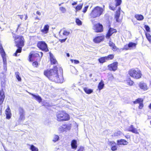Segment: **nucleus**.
<instances>
[{"instance_id":"1","label":"nucleus","mask_w":151,"mask_h":151,"mask_svg":"<svg viewBox=\"0 0 151 151\" xmlns=\"http://www.w3.org/2000/svg\"><path fill=\"white\" fill-rule=\"evenodd\" d=\"M44 75L50 81L56 83H62L64 80L62 70L57 66H54L52 69L45 70Z\"/></svg>"},{"instance_id":"2","label":"nucleus","mask_w":151,"mask_h":151,"mask_svg":"<svg viewBox=\"0 0 151 151\" xmlns=\"http://www.w3.org/2000/svg\"><path fill=\"white\" fill-rule=\"evenodd\" d=\"M13 37L16 43V46L18 48L16 52L17 53H21L22 48L24 45V40L22 36H19L15 33H12Z\"/></svg>"},{"instance_id":"3","label":"nucleus","mask_w":151,"mask_h":151,"mask_svg":"<svg viewBox=\"0 0 151 151\" xmlns=\"http://www.w3.org/2000/svg\"><path fill=\"white\" fill-rule=\"evenodd\" d=\"M128 75L130 77L136 80L141 78L142 76V71L137 68L129 69L128 71Z\"/></svg>"},{"instance_id":"4","label":"nucleus","mask_w":151,"mask_h":151,"mask_svg":"<svg viewBox=\"0 0 151 151\" xmlns=\"http://www.w3.org/2000/svg\"><path fill=\"white\" fill-rule=\"evenodd\" d=\"M105 9L104 7L102 8L99 6L94 7L89 14L90 18L94 19L99 17L104 13Z\"/></svg>"},{"instance_id":"5","label":"nucleus","mask_w":151,"mask_h":151,"mask_svg":"<svg viewBox=\"0 0 151 151\" xmlns=\"http://www.w3.org/2000/svg\"><path fill=\"white\" fill-rule=\"evenodd\" d=\"M43 53L42 52L37 51H32L30 52L28 55V60L29 62H32L35 60L39 61L41 60L43 55Z\"/></svg>"},{"instance_id":"6","label":"nucleus","mask_w":151,"mask_h":151,"mask_svg":"<svg viewBox=\"0 0 151 151\" xmlns=\"http://www.w3.org/2000/svg\"><path fill=\"white\" fill-rule=\"evenodd\" d=\"M57 120L58 122L69 121L70 119L69 115L65 111H59L56 114Z\"/></svg>"},{"instance_id":"7","label":"nucleus","mask_w":151,"mask_h":151,"mask_svg":"<svg viewBox=\"0 0 151 151\" xmlns=\"http://www.w3.org/2000/svg\"><path fill=\"white\" fill-rule=\"evenodd\" d=\"M37 46L38 48L43 51L45 52L49 51L47 45L45 41H41L38 42Z\"/></svg>"},{"instance_id":"8","label":"nucleus","mask_w":151,"mask_h":151,"mask_svg":"<svg viewBox=\"0 0 151 151\" xmlns=\"http://www.w3.org/2000/svg\"><path fill=\"white\" fill-rule=\"evenodd\" d=\"M122 3V0H115V1H112L109 4V8L111 10L114 11L116 7L120 5Z\"/></svg>"},{"instance_id":"9","label":"nucleus","mask_w":151,"mask_h":151,"mask_svg":"<svg viewBox=\"0 0 151 151\" xmlns=\"http://www.w3.org/2000/svg\"><path fill=\"white\" fill-rule=\"evenodd\" d=\"M93 29L96 33L102 32L104 31L103 26L99 23L95 24L93 26Z\"/></svg>"},{"instance_id":"10","label":"nucleus","mask_w":151,"mask_h":151,"mask_svg":"<svg viewBox=\"0 0 151 151\" xmlns=\"http://www.w3.org/2000/svg\"><path fill=\"white\" fill-rule=\"evenodd\" d=\"M118 63L117 61L114 62L107 66L108 70L111 71H115L118 69Z\"/></svg>"},{"instance_id":"11","label":"nucleus","mask_w":151,"mask_h":151,"mask_svg":"<svg viewBox=\"0 0 151 151\" xmlns=\"http://www.w3.org/2000/svg\"><path fill=\"white\" fill-rule=\"evenodd\" d=\"M137 45V43L129 42L127 45H126L124 46V47L122 48V50H127L129 49H135L136 48Z\"/></svg>"},{"instance_id":"12","label":"nucleus","mask_w":151,"mask_h":151,"mask_svg":"<svg viewBox=\"0 0 151 151\" xmlns=\"http://www.w3.org/2000/svg\"><path fill=\"white\" fill-rule=\"evenodd\" d=\"M0 53L1 56L3 58V60L4 63L6 65V53L3 49L2 45L0 43Z\"/></svg>"},{"instance_id":"13","label":"nucleus","mask_w":151,"mask_h":151,"mask_svg":"<svg viewBox=\"0 0 151 151\" xmlns=\"http://www.w3.org/2000/svg\"><path fill=\"white\" fill-rule=\"evenodd\" d=\"M117 32V31L116 29H114L113 28H109V29L106 35V38L107 39L110 38L113 34L116 33Z\"/></svg>"},{"instance_id":"14","label":"nucleus","mask_w":151,"mask_h":151,"mask_svg":"<svg viewBox=\"0 0 151 151\" xmlns=\"http://www.w3.org/2000/svg\"><path fill=\"white\" fill-rule=\"evenodd\" d=\"M105 40V36L102 35L99 36L95 37L93 40V42L96 43H99Z\"/></svg>"},{"instance_id":"15","label":"nucleus","mask_w":151,"mask_h":151,"mask_svg":"<svg viewBox=\"0 0 151 151\" xmlns=\"http://www.w3.org/2000/svg\"><path fill=\"white\" fill-rule=\"evenodd\" d=\"M143 102V99L141 98H138L136 99L135 101H133V103L134 104H139V105L138 106V108L140 109H142L144 106Z\"/></svg>"},{"instance_id":"16","label":"nucleus","mask_w":151,"mask_h":151,"mask_svg":"<svg viewBox=\"0 0 151 151\" xmlns=\"http://www.w3.org/2000/svg\"><path fill=\"white\" fill-rule=\"evenodd\" d=\"M19 121H23L25 119V112L23 109L22 107H19Z\"/></svg>"},{"instance_id":"17","label":"nucleus","mask_w":151,"mask_h":151,"mask_svg":"<svg viewBox=\"0 0 151 151\" xmlns=\"http://www.w3.org/2000/svg\"><path fill=\"white\" fill-rule=\"evenodd\" d=\"M71 125V124H70L69 125L63 124L59 128V131L61 132H63L66 131V130H70V129Z\"/></svg>"},{"instance_id":"18","label":"nucleus","mask_w":151,"mask_h":151,"mask_svg":"<svg viewBox=\"0 0 151 151\" xmlns=\"http://www.w3.org/2000/svg\"><path fill=\"white\" fill-rule=\"evenodd\" d=\"M121 8L120 7H119L117 9L116 11L115 15L114 18L116 22H119V18L120 17L121 13Z\"/></svg>"},{"instance_id":"19","label":"nucleus","mask_w":151,"mask_h":151,"mask_svg":"<svg viewBox=\"0 0 151 151\" xmlns=\"http://www.w3.org/2000/svg\"><path fill=\"white\" fill-rule=\"evenodd\" d=\"M109 44V46L111 47V49L113 51H120L119 49L117 47L113 42L110 41Z\"/></svg>"},{"instance_id":"20","label":"nucleus","mask_w":151,"mask_h":151,"mask_svg":"<svg viewBox=\"0 0 151 151\" xmlns=\"http://www.w3.org/2000/svg\"><path fill=\"white\" fill-rule=\"evenodd\" d=\"M108 144L111 146V150L113 151L117 150V147L115 142L114 141H109L108 142Z\"/></svg>"},{"instance_id":"21","label":"nucleus","mask_w":151,"mask_h":151,"mask_svg":"<svg viewBox=\"0 0 151 151\" xmlns=\"http://www.w3.org/2000/svg\"><path fill=\"white\" fill-rule=\"evenodd\" d=\"M128 131L136 134H139V132L138 130L137 129L135 128L134 127V126L132 125H131L129 127Z\"/></svg>"},{"instance_id":"22","label":"nucleus","mask_w":151,"mask_h":151,"mask_svg":"<svg viewBox=\"0 0 151 151\" xmlns=\"http://www.w3.org/2000/svg\"><path fill=\"white\" fill-rule=\"evenodd\" d=\"M139 86L141 89L144 91L147 90L148 89V87L147 84L144 83H139Z\"/></svg>"},{"instance_id":"23","label":"nucleus","mask_w":151,"mask_h":151,"mask_svg":"<svg viewBox=\"0 0 151 151\" xmlns=\"http://www.w3.org/2000/svg\"><path fill=\"white\" fill-rule=\"evenodd\" d=\"M117 142L118 145H126L128 144L129 142L124 139H121L117 141Z\"/></svg>"},{"instance_id":"24","label":"nucleus","mask_w":151,"mask_h":151,"mask_svg":"<svg viewBox=\"0 0 151 151\" xmlns=\"http://www.w3.org/2000/svg\"><path fill=\"white\" fill-rule=\"evenodd\" d=\"M5 98L4 91L3 89L0 91V105L3 103Z\"/></svg>"},{"instance_id":"25","label":"nucleus","mask_w":151,"mask_h":151,"mask_svg":"<svg viewBox=\"0 0 151 151\" xmlns=\"http://www.w3.org/2000/svg\"><path fill=\"white\" fill-rule=\"evenodd\" d=\"M131 78L129 76L125 80L127 84L129 86H132L134 84V81L131 79Z\"/></svg>"},{"instance_id":"26","label":"nucleus","mask_w":151,"mask_h":151,"mask_svg":"<svg viewBox=\"0 0 151 151\" xmlns=\"http://www.w3.org/2000/svg\"><path fill=\"white\" fill-rule=\"evenodd\" d=\"M49 26L48 24L45 25L43 28L41 30V32L44 34L47 33L49 30Z\"/></svg>"},{"instance_id":"27","label":"nucleus","mask_w":151,"mask_h":151,"mask_svg":"<svg viewBox=\"0 0 151 151\" xmlns=\"http://www.w3.org/2000/svg\"><path fill=\"white\" fill-rule=\"evenodd\" d=\"M71 147L72 149L76 150L77 148V141L75 139L72 140L71 142Z\"/></svg>"},{"instance_id":"28","label":"nucleus","mask_w":151,"mask_h":151,"mask_svg":"<svg viewBox=\"0 0 151 151\" xmlns=\"http://www.w3.org/2000/svg\"><path fill=\"white\" fill-rule=\"evenodd\" d=\"M30 94L35 98V100L39 103L41 102L42 101V99L39 95H36L32 93H30Z\"/></svg>"},{"instance_id":"29","label":"nucleus","mask_w":151,"mask_h":151,"mask_svg":"<svg viewBox=\"0 0 151 151\" xmlns=\"http://www.w3.org/2000/svg\"><path fill=\"white\" fill-rule=\"evenodd\" d=\"M50 61L51 65H52L58 64L57 61L52 55L50 56Z\"/></svg>"},{"instance_id":"30","label":"nucleus","mask_w":151,"mask_h":151,"mask_svg":"<svg viewBox=\"0 0 151 151\" xmlns=\"http://www.w3.org/2000/svg\"><path fill=\"white\" fill-rule=\"evenodd\" d=\"M134 17L138 21L142 20L144 19L143 16L141 14H136L135 15Z\"/></svg>"},{"instance_id":"31","label":"nucleus","mask_w":151,"mask_h":151,"mask_svg":"<svg viewBox=\"0 0 151 151\" xmlns=\"http://www.w3.org/2000/svg\"><path fill=\"white\" fill-rule=\"evenodd\" d=\"M19 29L21 32L24 31L25 30L24 26L21 24H19L17 27L16 31L17 32Z\"/></svg>"},{"instance_id":"32","label":"nucleus","mask_w":151,"mask_h":151,"mask_svg":"<svg viewBox=\"0 0 151 151\" xmlns=\"http://www.w3.org/2000/svg\"><path fill=\"white\" fill-rule=\"evenodd\" d=\"M98 60L100 63H103L107 61L105 56L100 58L98 59Z\"/></svg>"},{"instance_id":"33","label":"nucleus","mask_w":151,"mask_h":151,"mask_svg":"<svg viewBox=\"0 0 151 151\" xmlns=\"http://www.w3.org/2000/svg\"><path fill=\"white\" fill-rule=\"evenodd\" d=\"M104 86V82L102 80H101L98 85V89L99 90L102 89L103 88Z\"/></svg>"},{"instance_id":"34","label":"nucleus","mask_w":151,"mask_h":151,"mask_svg":"<svg viewBox=\"0 0 151 151\" xmlns=\"http://www.w3.org/2000/svg\"><path fill=\"white\" fill-rule=\"evenodd\" d=\"M114 55L113 54L109 55L107 56H106V60H113L114 58Z\"/></svg>"},{"instance_id":"35","label":"nucleus","mask_w":151,"mask_h":151,"mask_svg":"<svg viewBox=\"0 0 151 151\" xmlns=\"http://www.w3.org/2000/svg\"><path fill=\"white\" fill-rule=\"evenodd\" d=\"M83 90L87 94H90L92 93L93 92V90L92 89H88L86 87L84 88H83Z\"/></svg>"},{"instance_id":"36","label":"nucleus","mask_w":151,"mask_h":151,"mask_svg":"<svg viewBox=\"0 0 151 151\" xmlns=\"http://www.w3.org/2000/svg\"><path fill=\"white\" fill-rule=\"evenodd\" d=\"M145 35L147 39L149 41V42L151 43V35L149 33L146 32L145 33Z\"/></svg>"},{"instance_id":"37","label":"nucleus","mask_w":151,"mask_h":151,"mask_svg":"<svg viewBox=\"0 0 151 151\" xmlns=\"http://www.w3.org/2000/svg\"><path fill=\"white\" fill-rule=\"evenodd\" d=\"M30 149L32 151H38V149L35 147L33 145H31L30 146Z\"/></svg>"},{"instance_id":"38","label":"nucleus","mask_w":151,"mask_h":151,"mask_svg":"<svg viewBox=\"0 0 151 151\" xmlns=\"http://www.w3.org/2000/svg\"><path fill=\"white\" fill-rule=\"evenodd\" d=\"M32 65L35 68H37L38 67L39 63L37 61L35 60L33 61L32 63Z\"/></svg>"},{"instance_id":"39","label":"nucleus","mask_w":151,"mask_h":151,"mask_svg":"<svg viewBox=\"0 0 151 151\" xmlns=\"http://www.w3.org/2000/svg\"><path fill=\"white\" fill-rule=\"evenodd\" d=\"M15 74L16 76V77L17 79V80L19 81H21V78L19 76V73L18 72H16L15 73Z\"/></svg>"},{"instance_id":"40","label":"nucleus","mask_w":151,"mask_h":151,"mask_svg":"<svg viewBox=\"0 0 151 151\" xmlns=\"http://www.w3.org/2000/svg\"><path fill=\"white\" fill-rule=\"evenodd\" d=\"M82 4H79V5H78L75 7L76 11L77 12L78 11L81 10L82 9Z\"/></svg>"},{"instance_id":"41","label":"nucleus","mask_w":151,"mask_h":151,"mask_svg":"<svg viewBox=\"0 0 151 151\" xmlns=\"http://www.w3.org/2000/svg\"><path fill=\"white\" fill-rule=\"evenodd\" d=\"M5 114H11L10 108L9 106H8L7 108L5 110Z\"/></svg>"},{"instance_id":"42","label":"nucleus","mask_w":151,"mask_h":151,"mask_svg":"<svg viewBox=\"0 0 151 151\" xmlns=\"http://www.w3.org/2000/svg\"><path fill=\"white\" fill-rule=\"evenodd\" d=\"M76 22L78 25H81L82 24L81 21L78 18H76Z\"/></svg>"},{"instance_id":"43","label":"nucleus","mask_w":151,"mask_h":151,"mask_svg":"<svg viewBox=\"0 0 151 151\" xmlns=\"http://www.w3.org/2000/svg\"><path fill=\"white\" fill-rule=\"evenodd\" d=\"M59 139V137L58 135H55L52 140L54 142L57 141Z\"/></svg>"},{"instance_id":"44","label":"nucleus","mask_w":151,"mask_h":151,"mask_svg":"<svg viewBox=\"0 0 151 151\" xmlns=\"http://www.w3.org/2000/svg\"><path fill=\"white\" fill-rule=\"evenodd\" d=\"M70 32L66 30H65L63 32V35L66 36H67L70 34Z\"/></svg>"},{"instance_id":"45","label":"nucleus","mask_w":151,"mask_h":151,"mask_svg":"<svg viewBox=\"0 0 151 151\" xmlns=\"http://www.w3.org/2000/svg\"><path fill=\"white\" fill-rule=\"evenodd\" d=\"M144 27L147 32H150V27L148 25H145Z\"/></svg>"},{"instance_id":"46","label":"nucleus","mask_w":151,"mask_h":151,"mask_svg":"<svg viewBox=\"0 0 151 151\" xmlns=\"http://www.w3.org/2000/svg\"><path fill=\"white\" fill-rule=\"evenodd\" d=\"M60 11L64 13L66 11V9L65 8L63 7H60L59 8Z\"/></svg>"},{"instance_id":"47","label":"nucleus","mask_w":151,"mask_h":151,"mask_svg":"<svg viewBox=\"0 0 151 151\" xmlns=\"http://www.w3.org/2000/svg\"><path fill=\"white\" fill-rule=\"evenodd\" d=\"M70 61L72 63H73L74 61L75 64H78L79 63V61L77 60L71 59L70 60Z\"/></svg>"},{"instance_id":"48","label":"nucleus","mask_w":151,"mask_h":151,"mask_svg":"<svg viewBox=\"0 0 151 151\" xmlns=\"http://www.w3.org/2000/svg\"><path fill=\"white\" fill-rule=\"evenodd\" d=\"M6 118L7 119H10L11 117L12 114H6Z\"/></svg>"},{"instance_id":"49","label":"nucleus","mask_w":151,"mask_h":151,"mask_svg":"<svg viewBox=\"0 0 151 151\" xmlns=\"http://www.w3.org/2000/svg\"><path fill=\"white\" fill-rule=\"evenodd\" d=\"M88 8V6H86L84 7L83 10V12L85 13L87 11V9Z\"/></svg>"},{"instance_id":"50","label":"nucleus","mask_w":151,"mask_h":151,"mask_svg":"<svg viewBox=\"0 0 151 151\" xmlns=\"http://www.w3.org/2000/svg\"><path fill=\"white\" fill-rule=\"evenodd\" d=\"M84 147L82 146H80L77 151H84Z\"/></svg>"},{"instance_id":"51","label":"nucleus","mask_w":151,"mask_h":151,"mask_svg":"<svg viewBox=\"0 0 151 151\" xmlns=\"http://www.w3.org/2000/svg\"><path fill=\"white\" fill-rule=\"evenodd\" d=\"M67 38H65V39H60L59 41L63 43L65 42V40L67 39Z\"/></svg>"},{"instance_id":"52","label":"nucleus","mask_w":151,"mask_h":151,"mask_svg":"<svg viewBox=\"0 0 151 151\" xmlns=\"http://www.w3.org/2000/svg\"><path fill=\"white\" fill-rule=\"evenodd\" d=\"M126 138V139H129L130 138V135H125L124 136Z\"/></svg>"},{"instance_id":"53","label":"nucleus","mask_w":151,"mask_h":151,"mask_svg":"<svg viewBox=\"0 0 151 151\" xmlns=\"http://www.w3.org/2000/svg\"><path fill=\"white\" fill-rule=\"evenodd\" d=\"M36 14L38 15H40L41 14V13L39 11H37L36 12Z\"/></svg>"},{"instance_id":"54","label":"nucleus","mask_w":151,"mask_h":151,"mask_svg":"<svg viewBox=\"0 0 151 151\" xmlns=\"http://www.w3.org/2000/svg\"><path fill=\"white\" fill-rule=\"evenodd\" d=\"M77 4V2H74L72 4V5H76Z\"/></svg>"},{"instance_id":"55","label":"nucleus","mask_w":151,"mask_h":151,"mask_svg":"<svg viewBox=\"0 0 151 151\" xmlns=\"http://www.w3.org/2000/svg\"><path fill=\"white\" fill-rule=\"evenodd\" d=\"M18 16H19L20 19H23V16L22 15H18Z\"/></svg>"},{"instance_id":"56","label":"nucleus","mask_w":151,"mask_h":151,"mask_svg":"<svg viewBox=\"0 0 151 151\" xmlns=\"http://www.w3.org/2000/svg\"><path fill=\"white\" fill-rule=\"evenodd\" d=\"M17 52L16 51V52H15V53H14V54H13V55L15 56H17Z\"/></svg>"},{"instance_id":"57","label":"nucleus","mask_w":151,"mask_h":151,"mask_svg":"<svg viewBox=\"0 0 151 151\" xmlns=\"http://www.w3.org/2000/svg\"><path fill=\"white\" fill-rule=\"evenodd\" d=\"M148 107L149 109L151 110V103L148 106Z\"/></svg>"},{"instance_id":"58","label":"nucleus","mask_w":151,"mask_h":151,"mask_svg":"<svg viewBox=\"0 0 151 151\" xmlns=\"http://www.w3.org/2000/svg\"><path fill=\"white\" fill-rule=\"evenodd\" d=\"M148 120L151 119V116L150 117H148ZM150 125H151V120L150 121Z\"/></svg>"},{"instance_id":"59","label":"nucleus","mask_w":151,"mask_h":151,"mask_svg":"<svg viewBox=\"0 0 151 151\" xmlns=\"http://www.w3.org/2000/svg\"><path fill=\"white\" fill-rule=\"evenodd\" d=\"M108 27L109 28V29L110 28H111V25L110 24H109L108 25Z\"/></svg>"},{"instance_id":"60","label":"nucleus","mask_w":151,"mask_h":151,"mask_svg":"<svg viewBox=\"0 0 151 151\" xmlns=\"http://www.w3.org/2000/svg\"><path fill=\"white\" fill-rule=\"evenodd\" d=\"M67 56L68 57H69L70 56V55L68 53H67L66 54Z\"/></svg>"},{"instance_id":"61","label":"nucleus","mask_w":151,"mask_h":151,"mask_svg":"<svg viewBox=\"0 0 151 151\" xmlns=\"http://www.w3.org/2000/svg\"><path fill=\"white\" fill-rule=\"evenodd\" d=\"M27 14H26L25 15V20H26L27 19Z\"/></svg>"},{"instance_id":"62","label":"nucleus","mask_w":151,"mask_h":151,"mask_svg":"<svg viewBox=\"0 0 151 151\" xmlns=\"http://www.w3.org/2000/svg\"><path fill=\"white\" fill-rule=\"evenodd\" d=\"M1 114V109H0V115Z\"/></svg>"},{"instance_id":"63","label":"nucleus","mask_w":151,"mask_h":151,"mask_svg":"<svg viewBox=\"0 0 151 151\" xmlns=\"http://www.w3.org/2000/svg\"><path fill=\"white\" fill-rule=\"evenodd\" d=\"M36 19H39L37 17H36Z\"/></svg>"},{"instance_id":"64","label":"nucleus","mask_w":151,"mask_h":151,"mask_svg":"<svg viewBox=\"0 0 151 151\" xmlns=\"http://www.w3.org/2000/svg\"><path fill=\"white\" fill-rule=\"evenodd\" d=\"M61 4H59V6H60V5H61Z\"/></svg>"}]
</instances>
